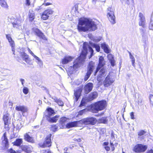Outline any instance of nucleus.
Wrapping results in <instances>:
<instances>
[{"label": "nucleus", "mask_w": 153, "mask_h": 153, "mask_svg": "<svg viewBox=\"0 0 153 153\" xmlns=\"http://www.w3.org/2000/svg\"><path fill=\"white\" fill-rule=\"evenodd\" d=\"M147 153H153V150H151L147 152Z\"/></svg>", "instance_id": "nucleus-58"}, {"label": "nucleus", "mask_w": 153, "mask_h": 153, "mask_svg": "<svg viewBox=\"0 0 153 153\" xmlns=\"http://www.w3.org/2000/svg\"><path fill=\"white\" fill-rule=\"evenodd\" d=\"M22 141L21 139H17L14 142V145L17 146H19L22 143Z\"/></svg>", "instance_id": "nucleus-31"}, {"label": "nucleus", "mask_w": 153, "mask_h": 153, "mask_svg": "<svg viewBox=\"0 0 153 153\" xmlns=\"http://www.w3.org/2000/svg\"><path fill=\"white\" fill-rule=\"evenodd\" d=\"M67 119L65 117H63L61 118L60 120V123L62 125V127H60L61 128H65L66 126L65 124V123L67 121Z\"/></svg>", "instance_id": "nucleus-26"}, {"label": "nucleus", "mask_w": 153, "mask_h": 153, "mask_svg": "<svg viewBox=\"0 0 153 153\" xmlns=\"http://www.w3.org/2000/svg\"><path fill=\"white\" fill-rule=\"evenodd\" d=\"M81 124V122L80 120L73 122L67 123L65 127L68 128H70L72 127H75L79 126L80 124Z\"/></svg>", "instance_id": "nucleus-12"}, {"label": "nucleus", "mask_w": 153, "mask_h": 153, "mask_svg": "<svg viewBox=\"0 0 153 153\" xmlns=\"http://www.w3.org/2000/svg\"><path fill=\"white\" fill-rule=\"evenodd\" d=\"M81 124L91 125H94L97 122V120L94 117H90L85 118L80 120Z\"/></svg>", "instance_id": "nucleus-5"}, {"label": "nucleus", "mask_w": 153, "mask_h": 153, "mask_svg": "<svg viewBox=\"0 0 153 153\" xmlns=\"http://www.w3.org/2000/svg\"><path fill=\"white\" fill-rule=\"evenodd\" d=\"M13 25L14 27L16 28H18V26H19L18 25L15 23H13Z\"/></svg>", "instance_id": "nucleus-56"}, {"label": "nucleus", "mask_w": 153, "mask_h": 153, "mask_svg": "<svg viewBox=\"0 0 153 153\" xmlns=\"http://www.w3.org/2000/svg\"><path fill=\"white\" fill-rule=\"evenodd\" d=\"M98 96L97 93L96 92H94L91 93L88 99V101H91L96 98Z\"/></svg>", "instance_id": "nucleus-23"}, {"label": "nucleus", "mask_w": 153, "mask_h": 153, "mask_svg": "<svg viewBox=\"0 0 153 153\" xmlns=\"http://www.w3.org/2000/svg\"><path fill=\"white\" fill-rule=\"evenodd\" d=\"M22 127L21 124L20 123L18 124L17 128L18 129H20Z\"/></svg>", "instance_id": "nucleus-51"}, {"label": "nucleus", "mask_w": 153, "mask_h": 153, "mask_svg": "<svg viewBox=\"0 0 153 153\" xmlns=\"http://www.w3.org/2000/svg\"><path fill=\"white\" fill-rule=\"evenodd\" d=\"M74 58V57L71 56H65L62 59V63L63 64H66L71 61Z\"/></svg>", "instance_id": "nucleus-16"}, {"label": "nucleus", "mask_w": 153, "mask_h": 153, "mask_svg": "<svg viewBox=\"0 0 153 153\" xmlns=\"http://www.w3.org/2000/svg\"><path fill=\"white\" fill-rule=\"evenodd\" d=\"M82 90V88H79L76 90L74 93V99L76 101H77L79 99L81 94V92Z\"/></svg>", "instance_id": "nucleus-17"}, {"label": "nucleus", "mask_w": 153, "mask_h": 153, "mask_svg": "<svg viewBox=\"0 0 153 153\" xmlns=\"http://www.w3.org/2000/svg\"><path fill=\"white\" fill-rule=\"evenodd\" d=\"M20 81L22 83V85L23 86L24 85V84L25 82V80L23 79H20Z\"/></svg>", "instance_id": "nucleus-55"}, {"label": "nucleus", "mask_w": 153, "mask_h": 153, "mask_svg": "<svg viewBox=\"0 0 153 153\" xmlns=\"http://www.w3.org/2000/svg\"><path fill=\"white\" fill-rule=\"evenodd\" d=\"M47 153H51V152L50 151H48Z\"/></svg>", "instance_id": "nucleus-61"}, {"label": "nucleus", "mask_w": 153, "mask_h": 153, "mask_svg": "<svg viewBox=\"0 0 153 153\" xmlns=\"http://www.w3.org/2000/svg\"><path fill=\"white\" fill-rule=\"evenodd\" d=\"M110 143L111 147V148L112 151H114V144L111 140L110 141Z\"/></svg>", "instance_id": "nucleus-44"}, {"label": "nucleus", "mask_w": 153, "mask_h": 153, "mask_svg": "<svg viewBox=\"0 0 153 153\" xmlns=\"http://www.w3.org/2000/svg\"><path fill=\"white\" fill-rule=\"evenodd\" d=\"M114 80L115 79L112 76L109 74L107 75L104 80L103 82V85L105 87H108L111 85Z\"/></svg>", "instance_id": "nucleus-7"}, {"label": "nucleus", "mask_w": 153, "mask_h": 153, "mask_svg": "<svg viewBox=\"0 0 153 153\" xmlns=\"http://www.w3.org/2000/svg\"><path fill=\"white\" fill-rule=\"evenodd\" d=\"M10 153H15V152L13 150L11 149L10 150Z\"/></svg>", "instance_id": "nucleus-59"}, {"label": "nucleus", "mask_w": 153, "mask_h": 153, "mask_svg": "<svg viewBox=\"0 0 153 153\" xmlns=\"http://www.w3.org/2000/svg\"><path fill=\"white\" fill-rule=\"evenodd\" d=\"M149 99L150 104L153 106V95H150Z\"/></svg>", "instance_id": "nucleus-42"}, {"label": "nucleus", "mask_w": 153, "mask_h": 153, "mask_svg": "<svg viewBox=\"0 0 153 153\" xmlns=\"http://www.w3.org/2000/svg\"><path fill=\"white\" fill-rule=\"evenodd\" d=\"M59 117V116L56 115V116L51 118H47V120L49 122H56L58 120V118Z\"/></svg>", "instance_id": "nucleus-25"}, {"label": "nucleus", "mask_w": 153, "mask_h": 153, "mask_svg": "<svg viewBox=\"0 0 153 153\" xmlns=\"http://www.w3.org/2000/svg\"><path fill=\"white\" fill-rule=\"evenodd\" d=\"M15 109L18 111H20L23 114V113L27 112L28 109L27 107L24 105H16L15 108Z\"/></svg>", "instance_id": "nucleus-15"}, {"label": "nucleus", "mask_w": 153, "mask_h": 153, "mask_svg": "<svg viewBox=\"0 0 153 153\" xmlns=\"http://www.w3.org/2000/svg\"><path fill=\"white\" fill-rule=\"evenodd\" d=\"M57 128V127L56 125H53L51 128V130L53 131H56Z\"/></svg>", "instance_id": "nucleus-40"}, {"label": "nucleus", "mask_w": 153, "mask_h": 153, "mask_svg": "<svg viewBox=\"0 0 153 153\" xmlns=\"http://www.w3.org/2000/svg\"><path fill=\"white\" fill-rule=\"evenodd\" d=\"M90 45L88 43L85 42L83 44V50L79 57L76 59L74 62L73 66H70L68 69V71L71 74L76 69L80 67L84 62L87 54L88 55V58H90L93 55L94 51L91 46L95 48L97 52H99L100 47L99 45L95 43L89 42Z\"/></svg>", "instance_id": "nucleus-1"}, {"label": "nucleus", "mask_w": 153, "mask_h": 153, "mask_svg": "<svg viewBox=\"0 0 153 153\" xmlns=\"http://www.w3.org/2000/svg\"><path fill=\"white\" fill-rule=\"evenodd\" d=\"M130 115L131 117V118L132 119H134V113L133 112H131L130 113Z\"/></svg>", "instance_id": "nucleus-46"}, {"label": "nucleus", "mask_w": 153, "mask_h": 153, "mask_svg": "<svg viewBox=\"0 0 153 153\" xmlns=\"http://www.w3.org/2000/svg\"><path fill=\"white\" fill-rule=\"evenodd\" d=\"M26 4L28 5H30V2L29 0H26Z\"/></svg>", "instance_id": "nucleus-54"}, {"label": "nucleus", "mask_w": 153, "mask_h": 153, "mask_svg": "<svg viewBox=\"0 0 153 153\" xmlns=\"http://www.w3.org/2000/svg\"><path fill=\"white\" fill-rule=\"evenodd\" d=\"M53 12V11L51 9L45 10L43 12L41 18L44 20H46L48 19L49 15H52Z\"/></svg>", "instance_id": "nucleus-10"}, {"label": "nucleus", "mask_w": 153, "mask_h": 153, "mask_svg": "<svg viewBox=\"0 0 153 153\" xmlns=\"http://www.w3.org/2000/svg\"><path fill=\"white\" fill-rule=\"evenodd\" d=\"M150 29L153 30V20H151L149 26Z\"/></svg>", "instance_id": "nucleus-43"}, {"label": "nucleus", "mask_w": 153, "mask_h": 153, "mask_svg": "<svg viewBox=\"0 0 153 153\" xmlns=\"http://www.w3.org/2000/svg\"><path fill=\"white\" fill-rule=\"evenodd\" d=\"M107 16L111 23L112 24L115 23V17L113 11L108 10L107 13Z\"/></svg>", "instance_id": "nucleus-11"}, {"label": "nucleus", "mask_w": 153, "mask_h": 153, "mask_svg": "<svg viewBox=\"0 0 153 153\" xmlns=\"http://www.w3.org/2000/svg\"><path fill=\"white\" fill-rule=\"evenodd\" d=\"M129 54L130 58L131 59L132 65L134 67H135V65L134 63H135V59L134 56L132 55L131 53L130 52L129 53Z\"/></svg>", "instance_id": "nucleus-32"}, {"label": "nucleus", "mask_w": 153, "mask_h": 153, "mask_svg": "<svg viewBox=\"0 0 153 153\" xmlns=\"http://www.w3.org/2000/svg\"><path fill=\"white\" fill-rule=\"evenodd\" d=\"M28 89L27 88L24 87L23 89V93L25 94H27L28 93Z\"/></svg>", "instance_id": "nucleus-39"}, {"label": "nucleus", "mask_w": 153, "mask_h": 153, "mask_svg": "<svg viewBox=\"0 0 153 153\" xmlns=\"http://www.w3.org/2000/svg\"><path fill=\"white\" fill-rule=\"evenodd\" d=\"M105 64V62L102 56H100L99 59V63L94 74V75H95L97 72L101 68L99 72V74L97 78V80L99 81V83H100L102 78L105 77L107 74L105 69L104 68L102 67Z\"/></svg>", "instance_id": "nucleus-3"}, {"label": "nucleus", "mask_w": 153, "mask_h": 153, "mask_svg": "<svg viewBox=\"0 0 153 153\" xmlns=\"http://www.w3.org/2000/svg\"><path fill=\"white\" fill-rule=\"evenodd\" d=\"M33 57L37 60L36 62L39 64H42V62L41 60L38 57L36 56L35 55L33 56Z\"/></svg>", "instance_id": "nucleus-35"}, {"label": "nucleus", "mask_w": 153, "mask_h": 153, "mask_svg": "<svg viewBox=\"0 0 153 153\" xmlns=\"http://www.w3.org/2000/svg\"><path fill=\"white\" fill-rule=\"evenodd\" d=\"M95 68V64L92 62H90L88 67L87 72L84 78V80L86 81L89 77L91 73Z\"/></svg>", "instance_id": "nucleus-6"}, {"label": "nucleus", "mask_w": 153, "mask_h": 153, "mask_svg": "<svg viewBox=\"0 0 153 153\" xmlns=\"http://www.w3.org/2000/svg\"><path fill=\"white\" fill-rule=\"evenodd\" d=\"M139 17L140 18V21L139 22V25L143 27H145L146 21L144 16L142 13H140L139 14Z\"/></svg>", "instance_id": "nucleus-13"}, {"label": "nucleus", "mask_w": 153, "mask_h": 153, "mask_svg": "<svg viewBox=\"0 0 153 153\" xmlns=\"http://www.w3.org/2000/svg\"><path fill=\"white\" fill-rule=\"evenodd\" d=\"M53 99L54 100L55 102L58 104L59 105L62 106L63 105V102L61 100L58 99L56 97L53 98Z\"/></svg>", "instance_id": "nucleus-30"}, {"label": "nucleus", "mask_w": 153, "mask_h": 153, "mask_svg": "<svg viewBox=\"0 0 153 153\" xmlns=\"http://www.w3.org/2000/svg\"><path fill=\"white\" fill-rule=\"evenodd\" d=\"M0 4L3 7L7 8L8 7V6L4 0H0Z\"/></svg>", "instance_id": "nucleus-29"}, {"label": "nucleus", "mask_w": 153, "mask_h": 153, "mask_svg": "<svg viewBox=\"0 0 153 153\" xmlns=\"http://www.w3.org/2000/svg\"><path fill=\"white\" fill-rule=\"evenodd\" d=\"M27 50L33 56H34L35 55L33 53V52L31 51L30 49L29 48H27Z\"/></svg>", "instance_id": "nucleus-45"}, {"label": "nucleus", "mask_w": 153, "mask_h": 153, "mask_svg": "<svg viewBox=\"0 0 153 153\" xmlns=\"http://www.w3.org/2000/svg\"><path fill=\"white\" fill-rule=\"evenodd\" d=\"M25 139L27 141L33 143L34 141L33 138L30 137L27 134H26L25 135Z\"/></svg>", "instance_id": "nucleus-27"}, {"label": "nucleus", "mask_w": 153, "mask_h": 153, "mask_svg": "<svg viewBox=\"0 0 153 153\" xmlns=\"http://www.w3.org/2000/svg\"><path fill=\"white\" fill-rule=\"evenodd\" d=\"M9 116V114L7 112H6L4 113L3 120L4 121V124L5 126L7 125L8 124Z\"/></svg>", "instance_id": "nucleus-22"}, {"label": "nucleus", "mask_w": 153, "mask_h": 153, "mask_svg": "<svg viewBox=\"0 0 153 153\" xmlns=\"http://www.w3.org/2000/svg\"><path fill=\"white\" fill-rule=\"evenodd\" d=\"M93 87V84L91 83H88L86 85L84 89L85 93L87 94L90 92L92 90Z\"/></svg>", "instance_id": "nucleus-14"}, {"label": "nucleus", "mask_w": 153, "mask_h": 153, "mask_svg": "<svg viewBox=\"0 0 153 153\" xmlns=\"http://www.w3.org/2000/svg\"><path fill=\"white\" fill-rule=\"evenodd\" d=\"M107 121L106 118L105 117H103L99 119L98 122L99 123H106Z\"/></svg>", "instance_id": "nucleus-34"}, {"label": "nucleus", "mask_w": 153, "mask_h": 153, "mask_svg": "<svg viewBox=\"0 0 153 153\" xmlns=\"http://www.w3.org/2000/svg\"><path fill=\"white\" fill-rule=\"evenodd\" d=\"M51 134H49L46 137V140L44 141L43 144L42 145H40V146L42 147H49L51 146Z\"/></svg>", "instance_id": "nucleus-9"}, {"label": "nucleus", "mask_w": 153, "mask_h": 153, "mask_svg": "<svg viewBox=\"0 0 153 153\" xmlns=\"http://www.w3.org/2000/svg\"><path fill=\"white\" fill-rule=\"evenodd\" d=\"M6 37L8 40L9 42L10 43V45L11 46L12 51H14V47L15 46L14 42L12 39L10 35H7Z\"/></svg>", "instance_id": "nucleus-18"}, {"label": "nucleus", "mask_w": 153, "mask_h": 153, "mask_svg": "<svg viewBox=\"0 0 153 153\" xmlns=\"http://www.w3.org/2000/svg\"><path fill=\"white\" fill-rule=\"evenodd\" d=\"M74 140L75 141H76L78 142H80L81 141V140L80 138H79L78 139H74Z\"/></svg>", "instance_id": "nucleus-52"}, {"label": "nucleus", "mask_w": 153, "mask_h": 153, "mask_svg": "<svg viewBox=\"0 0 153 153\" xmlns=\"http://www.w3.org/2000/svg\"><path fill=\"white\" fill-rule=\"evenodd\" d=\"M146 132L145 131L143 130H141L140 131H139L138 133V135L139 136H141L143 135Z\"/></svg>", "instance_id": "nucleus-41"}, {"label": "nucleus", "mask_w": 153, "mask_h": 153, "mask_svg": "<svg viewBox=\"0 0 153 153\" xmlns=\"http://www.w3.org/2000/svg\"><path fill=\"white\" fill-rule=\"evenodd\" d=\"M86 99L85 98H83L81 101L80 104V105L79 107H81L84 106L85 104L86 103Z\"/></svg>", "instance_id": "nucleus-38"}, {"label": "nucleus", "mask_w": 153, "mask_h": 153, "mask_svg": "<svg viewBox=\"0 0 153 153\" xmlns=\"http://www.w3.org/2000/svg\"><path fill=\"white\" fill-rule=\"evenodd\" d=\"M64 153H67L66 152H65Z\"/></svg>", "instance_id": "nucleus-64"}, {"label": "nucleus", "mask_w": 153, "mask_h": 153, "mask_svg": "<svg viewBox=\"0 0 153 153\" xmlns=\"http://www.w3.org/2000/svg\"><path fill=\"white\" fill-rule=\"evenodd\" d=\"M2 139L3 140L2 141V143H4L5 146H6L8 144V141L7 138L6 137V134L5 133L3 135L2 137Z\"/></svg>", "instance_id": "nucleus-28"}, {"label": "nucleus", "mask_w": 153, "mask_h": 153, "mask_svg": "<svg viewBox=\"0 0 153 153\" xmlns=\"http://www.w3.org/2000/svg\"><path fill=\"white\" fill-rule=\"evenodd\" d=\"M46 113V116L48 117V118L55 114L54 111L51 108H48L47 109Z\"/></svg>", "instance_id": "nucleus-19"}, {"label": "nucleus", "mask_w": 153, "mask_h": 153, "mask_svg": "<svg viewBox=\"0 0 153 153\" xmlns=\"http://www.w3.org/2000/svg\"><path fill=\"white\" fill-rule=\"evenodd\" d=\"M35 32L36 34L40 38L44 40H46L47 39L45 36L43 35V33H42L39 29H36L35 31Z\"/></svg>", "instance_id": "nucleus-20"}, {"label": "nucleus", "mask_w": 153, "mask_h": 153, "mask_svg": "<svg viewBox=\"0 0 153 153\" xmlns=\"http://www.w3.org/2000/svg\"><path fill=\"white\" fill-rule=\"evenodd\" d=\"M21 55L23 58L25 57H27L28 56V55L25 52L22 53Z\"/></svg>", "instance_id": "nucleus-47"}, {"label": "nucleus", "mask_w": 153, "mask_h": 153, "mask_svg": "<svg viewBox=\"0 0 153 153\" xmlns=\"http://www.w3.org/2000/svg\"><path fill=\"white\" fill-rule=\"evenodd\" d=\"M106 105V102L104 100H102L94 103L92 106L91 110L94 113H97L98 111H101L104 109Z\"/></svg>", "instance_id": "nucleus-4"}, {"label": "nucleus", "mask_w": 153, "mask_h": 153, "mask_svg": "<svg viewBox=\"0 0 153 153\" xmlns=\"http://www.w3.org/2000/svg\"><path fill=\"white\" fill-rule=\"evenodd\" d=\"M115 140V137L114 136H111V139L110 141L111 140L112 142L113 143V142Z\"/></svg>", "instance_id": "nucleus-53"}, {"label": "nucleus", "mask_w": 153, "mask_h": 153, "mask_svg": "<svg viewBox=\"0 0 153 153\" xmlns=\"http://www.w3.org/2000/svg\"><path fill=\"white\" fill-rule=\"evenodd\" d=\"M88 111V109L87 108H85L79 112L78 115H83L84 113H85V112L87 111Z\"/></svg>", "instance_id": "nucleus-37"}, {"label": "nucleus", "mask_w": 153, "mask_h": 153, "mask_svg": "<svg viewBox=\"0 0 153 153\" xmlns=\"http://www.w3.org/2000/svg\"><path fill=\"white\" fill-rule=\"evenodd\" d=\"M93 40L95 42H98L100 41V39H97V37H95V38H94Z\"/></svg>", "instance_id": "nucleus-48"}, {"label": "nucleus", "mask_w": 153, "mask_h": 153, "mask_svg": "<svg viewBox=\"0 0 153 153\" xmlns=\"http://www.w3.org/2000/svg\"><path fill=\"white\" fill-rule=\"evenodd\" d=\"M97 0H93V1H95Z\"/></svg>", "instance_id": "nucleus-62"}, {"label": "nucleus", "mask_w": 153, "mask_h": 153, "mask_svg": "<svg viewBox=\"0 0 153 153\" xmlns=\"http://www.w3.org/2000/svg\"><path fill=\"white\" fill-rule=\"evenodd\" d=\"M151 19H152V20H153V13H152V15Z\"/></svg>", "instance_id": "nucleus-60"}, {"label": "nucleus", "mask_w": 153, "mask_h": 153, "mask_svg": "<svg viewBox=\"0 0 153 153\" xmlns=\"http://www.w3.org/2000/svg\"><path fill=\"white\" fill-rule=\"evenodd\" d=\"M23 59L28 64H29L30 63V59L29 58L28 55L27 56V57H25L23 58Z\"/></svg>", "instance_id": "nucleus-36"}, {"label": "nucleus", "mask_w": 153, "mask_h": 153, "mask_svg": "<svg viewBox=\"0 0 153 153\" xmlns=\"http://www.w3.org/2000/svg\"><path fill=\"white\" fill-rule=\"evenodd\" d=\"M147 148L146 145L138 144L134 147L133 150L136 152H143L146 150Z\"/></svg>", "instance_id": "nucleus-8"}, {"label": "nucleus", "mask_w": 153, "mask_h": 153, "mask_svg": "<svg viewBox=\"0 0 153 153\" xmlns=\"http://www.w3.org/2000/svg\"><path fill=\"white\" fill-rule=\"evenodd\" d=\"M107 57L111 63V65L112 66H114L115 65V62L112 55L111 54H109L108 55Z\"/></svg>", "instance_id": "nucleus-21"}, {"label": "nucleus", "mask_w": 153, "mask_h": 153, "mask_svg": "<svg viewBox=\"0 0 153 153\" xmlns=\"http://www.w3.org/2000/svg\"><path fill=\"white\" fill-rule=\"evenodd\" d=\"M123 153H125L123 152Z\"/></svg>", "instance_id": "nucleus-63"}, {"label": "nucleus", "mask_w": 153, "mask_h": 153, "mask_svg": "<svg viewBox=\"0 0 153 153\" xmlns=\"http://www.w3.org/2000/svg\"><path fill=\"white\" fill-rule=\"evenodd\" d=\"M97 29L96 24L92 20L87 18H81L79 20L77 26L79 31H94Z\"/></svg>", "instance_id": "nucleus-2"}, {"label": "nucleus", "mask_w": 153, "mask_h": 153, "mask_svg": "<svg viewBox=\"0 0 153 153\" xmlns=\"http://www.w3.org/2000/svg\"><path fill=\"white\" fill-rule=\"evenodd\" d=\"M104 148L105 150L107 151H108L110 150V147L109 146H105Z\"/></svg>", "instance_id": "nucleus-49"}, {"label": "nucleus", "mask_w": 153, "mask_h": 153, "mask_svg": "<svg viewBox=\"0 0 153 153\" xmlns=\"http://www.w3.org/2000/svg\"><path fill=\"white\" fill-rule=\"evenodd\" d=\"M108 144V143L107 142H105L103 143L104 146H107Z\"/></svg>", "instance_id": "nucleus-57"}, {"label": "nucleus", "mask_w": 153, "mask_h": 153, "mask_svg": "<svg viewBox=\"0 0 153 153\" xmlns=\"http://www.w3.org/2000/svg\"><path fill=\"white\" fill-rule=\"evenodd\" d=\"M29 20L30 21H32L35 18L34 13H29L28 15Z\"/></svg>", "instance_id": "nucleus-33"}, {"label": "nucleus", "mask_w": 153, "mask_h": 153, "mask_svg": "<svg viewBox=\"0 0 153 153\" xmlns=\"http://www.w3.org/2000/svg\"><path fill=\"white\" fill-rule=\"evenodd\" d=\"M51 4L50 3H49V2L46 3L45 2V3H44L42 5H45V6H48Z\"/></svg>", "instance_id": "nucleus-50"}, {"label": "nucleus", "mask_w": 153, "mask_h": 153, "mask_svg": "<svg viewBox=\"0 0 153 153\" xmlns=\"http://www.w3.org/2000/svg\"><path fill=\"white\" fill-rule=\"evenodd\" d=\"M101 48L106 53H109L110 52V50L109 49L108 45L106 44L105 43L102 44Z\"/></svg>", "instance_id": "nucleus-24"}]
</instances>
